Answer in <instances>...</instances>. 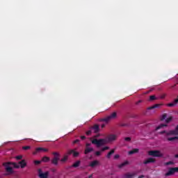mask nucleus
Instances as JSON below:
<instances>
[{
	"label": "nucleus",
	"mask_w": 178,
	"mask_h": 178,
	"mask_svg": "<svg viewBox=\"0 0 178 178\" xmlns=\"http://www.w3.org/2000/svg\"><path fill=\"white\" fill-rule=\"evenodd\" d=\"M116 138L118 136L115 134H110L106 137V138L97 139L95 138L92 140V144H94L97 147H102V145H105V144H108V143H113V141H116Z\"/></svg>",
	"instance_id": "nucleus-1"
},
{
	"label": "nucleus",
	"mask_w": 178,
	"mask_h": 178,
	"mask_svg": "<svg viewBox=\"0 0 178 178\" xmlns=\"http://www.w3.org/2000/svg\"><path fill=\"white\" fill-rule=\"evenodd\" d=\"M11 165L13 166H14V168H15V169H19V168H20V165H17L15 162L4 163L3 164V165L5 166L6 171L7 172V173L3 174V176H9V175H12V174L15 173V171H13V168H12V167H10Z\"/></svg>",
	"instance_id": "nucleus-2"
},
{
	"label": "nucleus",
	"mask_w": 178,
	"mask_h": 178,
	"mask_svg": "<svg viewBox=\"0 0 178 178\" xmlns=\"http://www.w3.org/2000/svg\"><path fill=\"white\" fill-rule=\"evenodd\" d=\"M159 134H165V136L168 137V136H178V131L177 129L175 128V130L169 131L168 132L166 131H162L159 132Z\"/></svg>",
	"instance_id": "nucleus-3"
},
{
	"label": "nucleus",
	"mask_w": 178,
	"mask_h": 178,
	"mask_svg": "<svg viewBox=\"0 0 178 178\" xmlns=\"http://www.w3.org/2000/svg\"><path fill=\"white\" fill-rule=\"evenodd\" d=\"M45 152H48V149L45 147H37L33 152V155H38L40 154H45Z\"/></svg>",
	"instance_id": "nucleus-4"
},
{
	"label": "nucleus",
	"mask_w": 178,
	"mask_h": 178,
	"mask_svg": "<svg viewBox=\"0 0 178 178\" xmlns=\"http://www.w3.org/2000/svg\"><path fill=\"white\" fill-rule=\"evenodd\" d=\"M116 116H117V113L116 112H114L111 113L110 115H108V117H106V118H103L102 120V122H106V123H108L109 120H112V119H116Z\"/></svg>",
	"instance_id": "nucleus-5"
},
{
	"label": "nucleus",
	"mask_w": 178,
	"mask_h": 178,
	"mask_svg": "<svg viewBox=\"0 0 178 178\" xmlns=\"http://www.w3.org/2000/svg\"><path fill=\"white\" fill-rule=\"evenodd\" d=\"M149 156H163L162 153L159 150H151L148 152Z\"/></svg>",
	"instance_id": "nucleus-6"
},
{
	"label": "nucleus",
	"mask_w": 178,
	"mask_h": 178,
	"mask_svg": "<svg viewBox=\"0 0 178 178\" xmlns=\"http://www.w3.org/2000/svg\"><path fill=\"white\" fill-rule=\"evenodd\" d=\"M178 172V167L175 168H170L168 172L165 174V176H172V175H175V173H177Z\"/></svg>",
	"instance_id": "nucleus-7"
},
{
	"label": "nucleus",
	"mask_w": 178,
	"mask_h": 178,
	"mask_svg": "<svg viewBox=\"0 0 178 178\" xmlns=\"http://www.w3.org/2000/svg\"><path fill=\"white\" fill-rule=\"evenodd\" d=\"M38 176L40 178H48V176H49V172L47 171L46 172L43 173L42 170L39 169Z\"/></svg>",
	"instance_id": "nucleus-8"
},
{
	"label": "nucleus",
	"mask_w": 178,
	"mask_h": 178,
	"mask_svg": "<svg viewBox=\"0 0 178 178\" xmlns=\"http://www.w3.org/2000/svg\"><path fill=\"white\" fill-rule=\"evenodd\" d=\"M67 155H73L74 156H79V152H76L74 149H70L67 152Z\"/></svg>",
	"instance_id": "nucleus-9"
},
{
	"label": "nucleus",
	"mask_w": 178,
	"mask_h": 178,
	"mask_svg": "<svg viewBox=\"0 0 178 178\" xmlns=\"http://www.w3.org/2000/svg\"><path fill=\"white\" fill-rule=\"evenodd\" d=\"M90 130H93L94 133L97 134L99 132V125L95 124L92 127H90Z\"/></svg>",
	"instance_id": "nucleus-10"
},
{
	"label": "nucleus",
	"mask_w": 178,
	"mask_h": 178,
	"mask_svg": "<svg viewBox=\"0 0 178 178\" xmlns=\"http://www.w3.org/2000/svg\"><path fill=\"white\" fill-rule=\"evenodd\" d=\"M143 163L145 165H148V163H155V159L154 158H149L146 159Z\"/></svg>",
	"instance_id": "nucleus-11"
},
{
	"label": "nucleus",
	"mask_w": 178,
	"mask_h": 178,
	"mask_svg": "<svg viewBox=\"0 0 178 178\" xmlns=\"http://www.w3.org/2000/svg\"><path fill=\"white\" fill-rule=\"evenodd\" d=\"M140 152L139 149H132L131 150H130L129 152H128V155H134V154H138V152Z\"/></svg>",
	"instance_id": "nucleus-12"
},
{
	"label": "nucleus",
	"mask_w": 178,
	"mask_h": 178,
	"mask_svg": "<svg viewBox=\"0 0 178 178\" xmlns=\"http://www.w3.org/2000/svg\"><path fill=\"white\" fill-rule=\"evenodd\" d=\"M58 161H60V159L59 158V156H54L51 160V163L56 166L58 165Z\"/></svg>",
	"instance_id": "nucleus-13"
},
{
	"label": "nucleus",
	"mask_w": 178,
	"mask_h": 178,
	"mask_svg": "<svg viewBox=\"0 0 178 178\" xmlns=\"http://www.w3.org/2000/svg\"><path fill=\"white\" fill-rule=\"evenodd\" d=\"M19 165H20V168L22 169L26 168L27 166V163H26V160H21L18 162Z\"/></svg>",
	"instance_id": "nucleus-14"
},
{
	"label": "nucleus",
	"mask_w": 178,
	"mask_h": 178,
	"mask_svg": "<svg viewBox=\"0 0 178 178\" xmlns=\"http://www.w3.org/2000/svg\"><path fill=\"white\" fill-rule=\"evenodd\" d=\"M98 165H99V162L98 161L95 160V161H92L90 163L89 166H90V168H95V166H98Z\"/></svg>",
	"instance_id": "nucleus-15"
},
{
	"label": "nucleus",
	"mask_w": 178,
	"mask_h": 178,
	"mask_svg": "<svg viewBox=\"0 0 178 178\" xmlns=\"http://www.w3.org/2000/svg\"><path fill=\"white\" fill-rule=\"evenodd\" d=\"M81 163V161H78L75 162L72 165H70V168H79Z\"/></svg>",
	"instance_id": "nucleus-16"
},
{
	"label": "nucleus",
	"mask_w": 178,
	"mask_h": 178,
	"mask_svg": "<svg viewBox=\"0 0 178 178\" xmlns=\"http://www.w3.org/2000/svg\"><path fill=\"white\" fill-rule=\"evenodd\" d=\"M92 151H94L92 147H86L85 149V154L87 155V154H90V152H92Z\"/></svg>",
	"instance_id": "nucleus-17"
},
{
	"label": "nucleus",
	"mask_w": 178,
	"mask_h": 178,
	"mask_svg": "<svg viewBox=\"0 0 178 178\" xmlns=\"http://www.w3.org/2000/svg\"><path fill=\"white\" fill-rule=\"evenodd\" d=\"M127 165H129V161H126L124 163H122L120 165H118V168H120V169H122V168H124V166H127Z\"/></svg>",
	"instance_id": "nucleus-18"
},
{
	"label": "nucleus",
	"mask_w": 178,
	"mask_h": 178,
	"mask_svg": "<svg viewBox=\"0 0 178 178\" xmlns=\"http://www.w3.org/2000/svg\"><path fill=\"white\" fill-rule=\"evenodd\" d=\"M156 99H158V97H156V96L151 95V96H149V102H152V101H156Z\"/></svg>",
	"instance_id": "nucleus-19"
},
{
	"label": "nucleus",
	"mask_w": 178,
	"mask_h": 178,
	"mask_svg": "<svg viewBox=\"0 0 178 178\" xmlns=\"http://www.w3.org/2000/svg\"><path fill=\"white\" fill-rule=\"evenodd\" d=\"M159 106H161V104H154V106H152L147 108V109L149 111H151V109H155V108H159Z\"/></svg>",
	"instance_id": "nucleus-20"
},
{
	"label": "nucleus",
	"mask_w": 178,
	"mask_h": 178,
	"mask_svg": "<svg viewBox=\"0 0 178 178\" xmlns=\"http://www.w3.org/2000/svg\"><path fill=\"white\" fill-rule=\"evenodd\" d=\"M166 126H168V125L165 124H161L159 125L157 127H156V131H158V130L162 129V127H166Z\"/></svg>",
	"instance_id": "nucleus-21"
},
{
	"label": "nucleus",
	"mask_w": 178,
	"mask_h": 178,
	"mask_svg": "<svg viewBox=\"0 0 178 178\" xmlns=\"http://www.w3.org/2000/svg\"><path fill=\"white\" fill-rule=\"evenodd\" d=\"M175 140H178V136L168 138V141H175Z\"/></svg>",
	"instance_id": "nucleus-22"
},
{
	"label": "nucleus",
	"mask_w": 178,
	"mask_h": 178,
	"mask_svg": "<svg viewBox=\"0 0 178 178\" xmlns=\"http://www.w3.org/2000/svg\"><path fill=\"white\" fill-rule=\"evenodd\" d=\"M177 105V103L175 102V100H174L172 103L168 104L167 106L172 107V106H176Z\"/></svg>",
	"instance_id": "nucleus-23"
},
{
	"label": "nucleus",
	"mask_w": 178,
	"mask_h": 178,
	"mask_svg": "<svg viewBox=\"0 0 178 178\" xmlns=\"http://www.w3.org/2000/svg\"><path fill=\"white\" fill-rule=\"evenodd\" d=\"M115 154V149H111L108 154L107 156H111V155H113Z\"/></svg>",
	"instance_id": "nucleus-24"
},
{
	"label": "nucleus",
	"mask_w": 178,
	"mask_h": 178,
	"mask_svg": "<svg viewBox=\"0 0 178 178\" xmlns=\"http://www.w3.org/2000/svg\"><path fill=\"white\" fill-rule=\"evenodd\" d=\"M42 161L43 162H49V158H48L47 156H44L42 158Z\"/></svg>",
	"instance_id": "nucleus-25"
},
{
	"label": "nucleus",
	"mask_w": 178,
	"mask_h": 178,
	"mask_svg": "<svg viewBox=\"0 0 178 178\" xmlns=\"http://www.w3.org/2000/svg\"><path fill=\"white\" fill-rule=\"evenodd\" d=\"M31 147L30 146H23L22 149L24 151H28V149H30Z\"/></svg>",
	"instance_id": "nucleus-26"
},
{
	"label": "nucleus",
	"mask_w": 178,
	"mask_h": 178,
	"mask_svg": "<svg viewBox=\"0 0 178 178\" xmlns=\"http://www.w3.org/2000/svg\"><path fill=\"white\" fill-rule=\"evenodd\" d=\"M165 166H169V165H175V163L173 161H168L165 163Z\"/></svg>",
	"instance_id": "nucleus-27"
},
{
	"label": "nucleus",
	"mask_w": 178,
	"mask_h": 178,
	"mask_svg": "<svg viewBox=\"0 0 178 178\" xmlns=\"http://www.w3.org/2000/svg\"><path fill=\"white\" fill-rule=\"evenodd\" d=\"M172 117H169L165 120V123H170V122H172Z\"/></svg>",
	"instance_id": "nucleus-28"
},
{
	"label": "nucleus",
	"mask_w": 178,
	"mask_h": 178,
	"mask_svg": "<svg viewBox=\"0 0 178 178\" xmlns=\"http://www.w3.org/2000/svg\"><path fill=\"white\" fill-rule=\"evenodd\" d=\"M67 156H65L60 159V162L65 163L67 161Z\"/></svg>",
	"instance_id": "nucleus-29"
},
{
	"label": "nucleus",
	"mask_w": 178,
	"mask_h": 178,
	"mask_svg": "<svg viewBox=\"0 0 178 178\" xmlns=\"http://www.w3.org/2000/svg\"><path fill=\"white\" fill-rule=\"evenodd\" d=\"M92 133V129L88 130V131H86V136H91V134Z\"/></svg>",
	"instance_id": "nucleus-30"
},
{
	"label": "nucleus",
	"mask_w": 178,
	"mask_h": 178,
	"mask_svg": "<svg viewBox=\"0 0 178 178\" xmlns=\"http://www.w3.org/2000/svg\"><path fill=\"white\" fill-rule=\"evenodd\" d=\"M52 155H54V156H59V152H54L52 153Z\"/></svg>",
	"instance_id": "nucleus-31"
},
{
	"label": "nucleus",
	"mask_w": 178,
	"mask_h": 178,
	"mask_svg": "<svg viewBox=\"0 0 178 178\" xmlns=\"http://www.w3.org/2000/svg\"><path fill=\"white\" fill-rule=\"evenodd\" d=\"M125 177L126 178H132L133 177V175L126 174L125 175Z\"/></svg>",
	"instance_id": "nucleus-32"
},
{
	"label": "nucleus",
	"mask_w": 178,
	"mask_h": 178,
	"mask_svg": "<svg viewBox=\"0 0 178 178\" xmlns=\"http://www.w3.org/2000/svg\"><path fill=\"white\" fill-rule=\"evenodd\" d=\"M167 116H168V115H167L166 114H163V115H162V117H161V120H165V119H166Z\"/></svg>",
	"instance_id": "nucleus-33"
},
{
	"label": "nucleus",
	"mask_w": 178,
	"mask_h": 178,
	"mask_svg": "<svg viewBox=\"0 0 178 178\" xmlns=\"http://www.w3.org/2000/svg\"><path fill=\"white\" fill-rule=\"evenodd\" d=\"M106 149H109V147L106 146V147H103V148L102 149V152L106 151Z\"/></svg>",
	"instance_id": "nucleus-34"
},
{
	"label": "nucleus",
	"mask_w": 178,
	"mask_h": 178,
	"mask_svg": "<svg viewBox=\"0 0 178 178\" xmlns=\"http://www.w3.org/2000/svg\"><path fill=\"white\" fill-rule=\"evenodd\" d=\"M34 163L35 165H40V163H41V161H35Z\"/></svg>",
	"instance_id": "nucleus-35"
},
{
	"label": "nucleus",
	"mask_w": 178,
	"mask_h": 178,
	"mask_svg": "<svg viewBox=\"0 0 178 178\" xmlns=\"http://www.w3.org/2000/svg\"><path fill=\"white\" fill-rule=\"evenodd\" d=\"M124 140H125V141H131V138H130V137H126V138H124Z\"/></svg>",
	"instance_id": "nucleus-36"
},
{
	"label": "nucleus",
	"mask_w": 178,
	"mask_h": 178,
	"mask_svg": "<svg viewBox=\"0 0 178 178\" xmlns=\"http://www.w3.org/2000/svg\"><path fill=\"white\" fill-rule=\"evenodd\" d=\"M77 143H80V140L76 139V140L73 141V144H77Z\"/></svg>",
	"instance_id": "nucleus-37"
},
{
	"label": "nucleus",
	"mask_w": 178,
	"mask_h": 178,
	"mask_svg": "<svg viewBox=\"0 0 178 178\" xmlns=\"http://www.w3.org/2000/svg\"><path fill=\"white\" fill-rule=\"evenodd\" d=\"M95 155H97V156H99V155H101V152L99 151L96 152Z\"/></svg>",
	"instance_id": "nucleus-38"
},
{
	"label": "nucleus",
	"mask_w": 178,
	"mask_h": 178,
	"mask_svg": "<svg viewBox=\"0 0 178 178\" xmlns=\"http://www.w3.org/2000/svg\"><path fill=\"white\" fill-rule=\"evenodd\" d=\"M23 157L22 156H17L16 157V159L17 160V161H20V159H22Z\"/></svg>",
	"instance_id": "nucleus-39"
},
{
	"label": "nucleus",
	"mask_w": 178,
	"mask_h": 178,
	"mask_svg": "<svg viewBox=\"0 0 178 178\" xmlns=\"http://www.w3.org/2000/svg\"><path fill=\"white\" fill-rule=\"evenodd\" d=\"M143 102V100H139L136 102V105H139V104H141Z\"/></svg>",
	"instance_id": "nucleus-40"
},
{
	"label": "nucleus",
	"mask_w": 178,
	"mask_h": 178,
	"mask_svg": "<svg viewBox=\"0 0 178 178\" xmlns=\"http://www.w3.org/2000/svg\"><path fill=\"white\" fill-rule=\"evenodd\" d=\"M165 97H166V96H165V95H163L161 96L160 98H161V99H163V98H165Z\"/></svg>",
	"instance_id": "nucleus-41"
},
{
	"label": "nucleus",
	"mask_w": 178,
	"mask_h": 178,
	"mask_svg": "<svg viewBox=\"0 0 178 178\" xmlns=\"http://www.w3.org/2000/svg\"><path fill=\"white\" fill-rule=\"evenodd\" d=\"M81 140H86V136H81Z\"/></svg>",
	"instance_id": "nucleus-42"
},
{
	"label": "nucleus",
	"mask_w": 178,
	"mask_h": 178,
	"mask_svg": "<svg viewBox=\"0 0 178 178\" xmlns=\"http://www.w3.org/2000/svg\"><path fill=\"white\" fill-rule=\"evenodd\" d=\"M90 145H91L90 143H87V144H86L87 147H90Z\"/></svg>",
	"instance_id": "nucleus-43"
},
{
	"label": "nucleus",
	"mask_w": 178,
	"mask_h": 178,
	"mask_svg": "<svg viewBox=\"0 0 178 178\" xmlns=\"http://www.w3.org/2000/svg\"><path fill=\"white\" fill-rule=\"evenodd\" d=\"M143 177H145L144 175H140V176L138 177V178H143Z\"/></svg>",
	"instance_id": "nucleus-44"
},
{
	"label": "nucleus",
	"mask_w": 178,
	"mask_h": 178,
	"mask_svg": "<svg viewBox=\"0 0 178 178\" xmlns=\"http://www.w3.org/2000/svg\"><path fill=\"white\" fill-rule=\"evenodd\" d=\"M119 159V156H115L114 157V159Z\"/></svg>",
	"instance_id": "nucleus-45"
},
{
	"label": "nucleus",
	"mask_w": 178,
	"mask_h": 178,
	"mask_svg": "<svg viewBox=\"0 0 178 178\" xmlns=\"http://www.w3.org/2000/svg\"><path fill=\"white\" fill-rule=\"evenodd\" d=\"M104 127H105V124L102 125V128L104 129Z\"/></svg>",
	"instance_id": "nucleus-46"
},
{
	"label": "nucleus",
	"mask_w": 178,
	"mask_h": 178,
	"mask_svg": "<svg viewBox=\"0 0 178 178\" xmlns=\"http://www.w3.org/2000/svg\"><path fill=\"white\" fill-rule=\"evenodd\" d=\"M92 177V175H90L88 178H91Z\"/></svg>",
	"instance_id": "nucleus-47"
},
{
	"label": "nucleus",
	"mask_w": 178,
	"mask_h": 178,
	"mask_svg": "<svg viewBox=\"0 0 178 178\" xmlns=\"http://www.w3.org/2000/svg\"><path fill=\"white\" fill-rule=\"evenodd\" d=\"M115 156H119V154L115 155Z\"/></svg>",
	"instance_id": "nucleus-48"
},
{
	"label": "nucleus",
	"mask_w": 178,
	"mask_h": 178,
	"mask_svg": "<svg viewBox=\"0 0 178 178\" xmlns=\"http://www.w3.org/2000/svg\"><path fill=\"white\" fill-rule=\"evenodd\" d=\"M175 156H178V154H175Z\"/></svg>",
	"instance_id": "nucleus-49"
},
{
	"label": "nucleus",
	"mask_w": 178,
	"mask_h": 178,
	"mask_svg": "<svg viewBox=\"0 0 178 178\" xmlns=\"http://www.w3.org/2000/svg\"><path fill=\"white\" fill-rule=\"evenodd\" d=\"M17 156H22V155H17Z\"/></svg>",
	"instance_id": "nucleus-50"
},
{
	"label": "nucleus",
	"mask_w": 178,
	"mask_h": 178,
	"mask_svg": "<svg viewBox=\"0 0 178 178\" xmlns=\"http://www.w3.org/2000/svg\"><path fill=\"white\" fill-rule=\"evenodd\" d=\"M70 168H71L70 166H69V167H68V169H70Z\"/></svg>",
	"instance_id": "nucleus-51"
},
{
	"label": "nucleus",
	"mask_w": 178,
	"mask_h": 178,
	"mask_svg": "<svg viewBox=\"0 0 178 178\" xmlns=\"http://www.w3.org/2000/svg\"><path fill=\"white\" fill-rule=\"evenodd\" d=\"M53 172H55V170H54Z\"/></svg>",
	"instance_id": "nucleus-52"
},
{
	"label": "nucleus",
	"mask_w": 178,
	"mask_h": 178,
	"mask_svg": "<svg viewBox=\"0 0 178 178\" xmlns=\"http://www.w3.org/2000/svg\"><path fill=\"white\" fill-rule=\"evenodd\" d=\"M108 159L111 158L110 156L108 157Z\"/></svg>",
	"instance_id": "nucleus-53"
},
{
	"label": "nucleus",
	"mask_w": 178,
	"mask_h": 178,
	"mask_svg": "<svg viewBox=\"0 0 178 178\" xmlns=\"http://www.w3.org/2000/svg\"><path fill=\"white\" fill-rule=\"evenodd\" d=\"M95 137H98V136H96Z\"/></svg>",
	"instance_id": "nucleus-54"
},
{
	"label": "nucleus",
	"mask_w": 178,
	"mask_h": 178,
	"mask_svg": "<svg viewBox=\"0 0 178 178\" xmlns=\"http://www.w3.org/2000/svg\"><path fill=\"white\" fill-rule=\"evenodd\" d=\"M177 158H178V156H177Z\"/></svg>",
	"instance_id": "nucleus-55"
}]
</instances>
